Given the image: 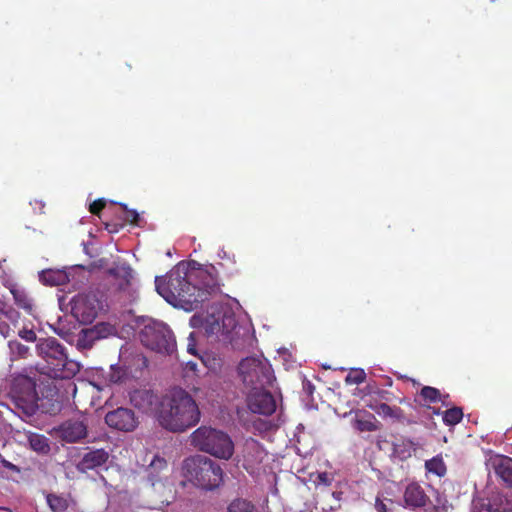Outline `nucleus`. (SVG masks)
I'll return each instance as SVG.
<instances>
[{
	"label": "nucleus",
	"instance_id": "aec40b11",
	"mask_svg": "<svg viewBox=\"0 0 512 512\" xmlns=\"http://www.w3.org/2000/svg\"><path fill=\"white\" fill-rule=\"evenodd\" d=\"M124 363L130 372V376L133 378L140 377L149 365L147 357L141 352L130 353L129 356L125 357Z\"/></svg>",
	"mask_w": 512,
	"mask_h": 512
},
{
	"label": "nucleus",
	"instance_id": "412c9836",
	"mask_svg": "<svg viewBox=\"0 0 512 512\" xmlns=\"http://www.w3.org/2000/svg\"><path fill=\"white\" fill-rule=\"evenodd\" d=\"M108 274L119 280V289L125 290L129 285L132 279V269L131 267L125 263H114L112 267L107 270Z\"/></svg>",
	"mask_w": 512,
	"mask_h": 512
},
{
	"label": "nucleus",
	"instance_id": "c85d7f7f",
	"mask_svg": "<svg viewBox=\"0 0 512 512\" xmlns=\"http://www.w3.org/2000/svg\"><path fill=\"white\" fill-rule=\"evenodd\" d=\"M97 341V336L94 335L91 328L83 329L78 335L76 346L78 349L87 350L93 347Z\"/></svg>",
	"mask_w": 512,
	"mask_h": 512
},
{
	"label": "nucleus",
	"instance_id": "6e6552de",
	"mask_svg": "<svg viewBox=\"0 0 512 512\" xmlns=\"http://www.w3.org/2000/svg\"><path fill=\"white\" fill-rule=\"evenodd\" d=\"M141 343L150 350L163 354H171L176 347L172 331L162 322H150L141 329Z\"/></svg>",
	"mask_w": 512,
	"mask_h": 512
},
{
	"label": "nucleus",
	"instance_id": "0eeeda50",
	"mask_svg": "<svg viewBox=\"0 0 512 512\" xmlns=\"http://www.w3.org/2000/svg\"><path fill=\"white\" fill-rule=\"evenodd\" d=\"M244 385L248 388H268L275 380L271 365L266 359L247 357L238 366Z\"/></svg>",
	"mask_w": 512,
	"mask_h": 512
},
{
	"label": "nucleus",
	"instance_id": "c756f323",
	"mask_svg": "<svg viewBox=\"0 0 512 512\" xmlns=\"http://www.w3.org/2000/svg\"><path fill=\"white\" fill-rule=\"evenodd\" d=\"M463 410L460 407H452L442 413V419L445 425L454 426L461 422Z\"/></svg>",
	"mask_w": 512,
	"mask_h": 512
},
{
	"label": "nucleus",
	"instance_id": "20e7f679",
	"mask_svg": "<svg viewBox=\"0 0 512 512\" xmlns=\"http://www.w3.org/2000/svg\"><path fill=\"white\" fill-rule=\"evenodd\" d=\"M203 327L207 335H215L219 341L229 343L233 349L242 350L251 341L249 329L238 324L232 312L208 315Z\"/></svg>",
	"mask_w": 512,
	"mask_h": 512
},
{
	"label": "nucleus",
	"instance_id": "f03ea898",
	"mask_svg": "<svg viewBox=\"0 0 512 512\" xmlns=\"http://www.w3.org/2000/svg\"><path fill=\"white\" fill-rule=\"evenodd\" d=\"M200 416L193 397L182 388H174L161 398L157 420L164 429L178 433L198 424Z\"/></svg>",
	"mask_w": 512,
	"mask_h": 512
},
{
	"label": "nucleus",
	"instance_id": "58836bf2",
	"mask_svg": "<svg viewBox=\"0 0 512 512\" xmlns=\"http://www.w3.org/2000/svg\"><path fill=\"white\" fill-rule=\"evenodd\" d=\"M17 333L23 340L27 342H35L37 339L36 333L32 329L22 328Z\"/></svg>",
	"mask_w": 512,
	"mask_h": 512
},
{
	"label": "nucleus",
	"instance_id": "c9c22d12",
	"mask_svg": "<svg viewBox=\"0 0 512 512\" xmlns=\"http://www.w3.org/2000/svg\"><path fill=\"white\" fill-rule=\"evenodd\" d=\"M366 379V373L363 369H352L346 376V384H361Z\"/></svg>",
	"mask_w": 512,
	"mask_h": 512
},
{
	"label": "nucleus",
	"instance_id": "f8f14e48",
	"mask_svg": "<svg viewBox=\"0 0 512 512\" xmlns=\"http://www.w3.org/2000/svg\"><path fill=\"white\" fill-rule=\"evenodd\" d=\"M61 440L67 443H76L86 438L88 425L85 419L71 418L62 422L56 429Z\"/></svg>",
	"mask_w": 512,
	"mask_h": 512
},
{
	"label": "nucleus",
	"instance_id": "09e8293b",
	"mask_svg": "<svg viewBox=\"0 0 512 512\" xmlns=\"http://www.w3.org/2000/svg\"><path fill=\"white\" fill-rule=\"evenodd\" d=\"M313 386L310 382L307 383V390L311 394L312 393Z\"/></svg>",
	"mask_w": 512,
	"mask_h": 512
},
{
	"label": "nucleus",
	"instance_id": "7c9ffc66",
	"mask_svg": "<svg viewBox=\"0 0 512 512\" xmlns=\"http://www.w3.org/2000/svg\"><path fill=\"white\" fill-rule=\"evenodd\" d=\"M94 335L97 336V340L107 338L117 333V329L114 325L108 322H99L91 327Z\"/></svg>",
	"mask_w": 512,
	"mask_h": 512
},
{
	"label": "nucleus",
	"instance_id": "a211bd4d",
	"mask_svg": "<svg viewBox=\"0 0 512 512\" xmlns=\"http://www.w3.org/2000/svg\"><path fill=\"white\" fill-rule=\"evenodd\" d=\"M20 314L13 308L0 309V334L4 338L13 337L18 328Z\"/></svg>",
	"mask_w": 512,
	"mask_h": 512
},
{
	"label": "nucleus",
	"instance_id": "f704fd0d",
	"mask_svg": "<svg viewBox=\"0 0 512 512\" xmlns=\"http://www.w3.org/2000/svg\"><path fill=\"white\" fill-rule=\"evenodd\" d=\"M354 427L360 432H374L378 429L373 415H370L368 419L357 418L355 420Z\"/></svg>",
	"mask_w": 512,
	"mask_h": 512
},
{
	"label": "nucleus",
	"instance_id": "2eb2a0df",
	"mask_svg": "<svg viewBox=\"0 0 512 512\" xmlns=\"http://www.w3.org/2000/svg\"><path fill=\"white\" fill-rule=\"evenodd\" d=\"M191 273L196 276L195 283L204 293L205 300H207L208 295L219 289L217 270L213 265L206 268H191Z\"/></svg>",
	"mask_w": 512,
	"mask_h": 512
},
{
	"label": "nucleus",
	"instance_id": "dca6fc26",
	"mask_svg": "<svg viewBox=\"0 0 512 512\" xmlns=\"http://www.w3.org/2000/svg\"><path fill=\"white\" fill-rule=\"evenodd\" d=\"M109 459V453L103 448L89 449L85 452L76 465V469L81 473H87L104 466Z\"/></svg>",
	"mask_w": 512,
	"mask_h": 512
},
{
	"label": "nucleus",
	"instance_id": "39448f33",
	"mask_svg": "<svg viewBox=\"0 0 512 512\" xmlns=\"http://www.w3.org/2000/svg\"><path fill=\"white\" fill-rule=\"evenodd\" d=\"M182 470L189 481L205 490H213L223 481L220 465L206 456L195 455L186 458Z\"/></svg>",
	"mask_w": 512,
	"mask_h": 512
},
{
	"label": "nucleus",
	"instance_id": "8fccbe9b",
	"mask_svg": "<svg viewBox=\"0 0 512 512\" xmlns=\"http://www.w3.org/2000/svg\"><path fill=\"white\" fill-rule=\"evenodd\" d=\"M433 414H435V415H439V414H441L440 409H435V408H434V409H433Z\"/></svg>",
	"mask_w": 512,
	"mask_h": 512
},
{
	"label": "nucleus",
	"instance_id": "4468645a",
	"mask_svg": "<svg viewBox=\"0 0 512 512\" xmlns=\"http://www.w3.org/2000/svg\"><path fill=\"white\" fill-rule=\"evenodd\" d=\"M130 403L146 414H155L158 416L159 397L149 389H135L129 394Z\"/></svg>",
	"mask_w": 512,
	"mask_h": 512
},
{
	"label": "nucleus",
	"instance_id": "e433bc0d",
	"mask_svg": "<svg viewBox=\"0 0 512 512\" xmlns=\"http://www.w3.org/2000/svg\"><path fill=\"white\" fill-rule=\"evenodd\" d=\"M167 468V462L164 458L155 456L149 465L150 474L153 475L154 471H160Z\"/></svg>",
	"mask_w": 512,
	"mask_h": 512
},
{
	"label": "nucleus",
	"instance_id": "4c0bfd02",
	"mask_svg": "<svg viewBox=\"0 0 512 512\" xmlns=\"http://www.w3.org/2000/svg\"><path fill=\"white\" fill-rule=\"evenodd\" d=\"M121 207L125 212V220L131 224H137L139 220V214L137 211L128 209L125 204H121Z\"/></svg>",
	"mask_w": 512,
	"mask_h": 512
},
{
	"label": "nucleus",
	"instance_id": "4be33fe9",
	"mask_svg": "<svg viewBox=\"0 0 512 512\" xmlns=\"http://www.w3.org/2000/svg\"><path fill=\"white\" fill-rule=\"evenodd\" d=\"M492 466L496 476L512 488V459L500 457L492 461Z\"/></svg>",
	"mask_w": 512,
	"mask_h": 512
},
{
	"label": "nucleus",
	"instance_id": "49530a36",
	"mask_svg": "<svg viewBox=\"0 0 512 512\" xmlns=\"http://www.w3.org/2000/svg\"><path fill=\"white\" fill-rule=\"evenodd\" d=\"M3 465L5 467L9 468V469H15L16 468L12 463H10V462H8L6 460H3Z\"/></svg>",
	"mask_w": 512,
	"mask_h": 512
},
{
	"label": "nucleus",
	"instance_id": "37998d69",
	"mask_svg": "<svg viewBox=\"0 0 512 512\" xmlns=\"http://www.w3.org/2000/svg\"><path fill=\"white\" fill-rule=\"evenodd\" d=\"M188 340H189V343L187 345V350L189 353L195 355L196 347H195V339H194L193 333L190 334Z\"/></svg>",
	"mask_w": 512,
	"mask_h": 512
},
{
	"label": "nucleus",
	"instance_id": "423d86ee",
	"mask_svg": "<svg viewBox=\"0 0 512 512\" xmlns=\"http://www.w3.org/2000/svg\"><path fill=\"white\" fill-rule=\"evenodd\" d=\"M191 444L200 451L214 457L228 460L234 453V443L230 436L218 429L200 426L190 436Z\"/></svg>",
	"mask_w": 512,
	"mask_h": 512
},
{
	"label": "nucleus",
	"instance_id": "473e14b6",
	"mask_svg": "<svg viewBox=\"0 0 512 512\" xmlns=\"http://www.w3.org/2000/svg\"><path fill=\"white\" fill-rule=\"evenodd\" d=\"M12 359L27 358L30 354L28 346L23 345L17 340H10L8 343Z\"/></svg>",
	"mask_w": 512,
	"mask_h": 512
},
{
	"label": "nucleus",
	"instance_id": "a19ab883",
	"mask_svg": "<svg viewBox=\"0 0 512 512\" xmlns=\"http://www.w3.org/2000/svg\"><path fill=\"white\" fill-rule=\"evenodd\" d=\"M316 483L322 484L324 486H330L332 483V478L327 472H321L317 475Z\"/></svg>",
	"mask_w": 512,
	"mask_h": 512
},
{
	"label": "nucleus",
	"instance_id": "a18cd8bd",
	"mask_svg": "<svg viewBox=\"0 0 512 512\" xmlns=\"http://www.w3.org/2000/svg\"><path fill=\"white\" fill-rule=\"evenodd\" d=\"M448 399H449V394H442V399L438 400V402H441L442 405H444V406H448L449 405Z\"/></svg>",
	"mask_w": 512,
	"mask_h": 512
},
{
	"label": "nucleus",
	"instance_id": "de8ad7c7",
	"mask_svg": "<svg viewBox=\"0 0 512 512\" xmlns=\"http://www.w3.org/2000/svg\"><path fill=\"white\" fill-rule=\"evenodd\" d=\"M187 365L190 367L191 370H196L197 364L194 362H188Z\"/></svg>",
	"mask_w": 512,
	"mask_h": 512
},
{
	"label": "nucleus",
	"instance_id": "ea45409f",
	"mask_svg": "<svg viewBox=\"0 0 512 512\" xmlns=\"http://www.w3.org/2000/svg\"><path fill=\"white\" fill-rule=\"evenodd\" d=\"M106 201L104 199H97L90 204L89 211L93 215H100L101 211L105 208Z\"/></svg>",
	"mask_w": 512,
	"mask_h": 512
},
{
	"label": "nucleus",
	"instance_id": "c03bdc74",
	"mask_svg": "<svg viewBox=\"0 0 512 512\" xmlns=\"http://www.w3.org/2000/svg\"><path fill=\"white\" fill-rule=\"evenodd\" d=\"M246 449L258 452L260 450V445L257 441L252 439L251 441L246 443Z\"/></svg>",
	"mask_w": 512,
	"mask_h": 512
},
{
	"label": "nucleus",
	"instance_id": "1a4fd4ad",
	"mask_svg": "<svg viewBox=\"0 0 512 512\" xmlns=\"http://www.w3.org/2000/svg\"><path fill=\"white\" fill-rule=\"evenodd\" d=\"M11 398L19 410L26 416H32L38 410V393L36 382L28 376L19 375L14 378L11 386Z\"/></svg>",
	"mask_w": 512,
	"mask_h": 512
},
{
	"label": "nucleus",
	"instance_id": "9d476101",
	"mask_svg": "<svg viewBox=\"0 0 512 512\" xmlns=\"http://www.w3.org/2000/svg\"><path fill=\"white\" fill-rule=\"evenodd\" d=\"M71 314L80 323H92L103 310V302L96 293H82L74 296L70 301Z\"/></svg>",
	"mask_w": 512,
	"mask_h": 512
},
{
	"label": "nucleus",
	"instance_id": "f257e3e1",
	"mask_svg": "<svg viewBox=\"0 0 512 512\" xmlns=\"http://www.w3.org/2000/svg\"><path fill=\"white\" fill-rule=\"evenodd\" d=\"M191 267L186 263H179L167 275L156 277L157 292L173 305L182 304L189 309L197 308L205 301V295L195 283Z\"/></svg>",
	"mask_w": 512,
	"mask_h": 512
},
{
	"label": "nucleus",
	"instance_id": "a878e982",
	"mask_svg": "<svg viewBox=\"0 0 512 512\" xmlns=\"http://www.w3.org/2000/svg\"><path fill=\"white\" fill-rule=\"evenodd\" d=\"M420 398V404L428 406L429 404L437 403L438 400L442 399V393L439 389L432 386H423L418 393Z\"/></svg>",
	"mask_w": 512,
	"mask_h": 512
},
{
	"label": "nucleus",
	"instance_id": "2f4dec72",
	"mask_svg": "<svg viewBox=\"0 0 512 512\" xmlns=\"http://www.w3.org/2000/svg\"><path fill=\"white\" fill-rule=\"evenodd\" d=\"M131 377L126 364L123 366L112 365L109 373V381L112 383H122L126 378Z\"/></svg>",
	"mask_w": 512,
	"mask_h": 512
},
{
	"label": "nucleus",
	"instance_id": "b1692460",
	"mask_svg": "<svg viewBox=\"0 0 512 512\" xmlns=\"http://www.w3.org/2000/svg\"><path fill=\"white\" fill-rule=\"evenodd\" d=\"M375 412L383 418H390L397 421L405 419L404 411L398 406H390L386 403H381L374 408Z\"/></svg>",
	"mask_w": 512,
	"mask_h": 512
},
{
	"label": "nucleus",
	"instance_id": "72a5a7b5",
	"mask_svg": "<svg viewBox=\"0 0 512 512\" xmlns=\"http://www.w3.org/2000/svg\"><path fill=\"white\" fill-rule=\"evenodd\" d=\"M47 504L53 512H64L68 508L67 499L56 494L47 495Z\"/></svg>",
	"mask_w": 512,
	"mask_h": 512
},
{
	"label": "nucleus",
	"instance_id": "bb28decb",
	"mask_svg": "<svg viewBox=\"0 0 512 512\" xmlns=\"http://www.w3.org/2000/svg\"><path fill=\"white\" fill-rule=\"evenodd\" d=\"M227 512H258V509L251 501L244 498H236L228 505Z\"/></svg>",
	"mask_w": 512,
	"mask_h": 512
},
{
	"label": "nucleus",
	"instance_id": "393cba45",
	"mask_svg": "<svg viewBox=\"0 0 512 512\" xmlns=\"http://www.w3.org/2000/svg\"><path fill=\"white\" fill-rule=\"evenodd\" d=\"M28 442L32 450L37 453L47 454L50 451L49 439L37 433H31L28 435Z\"/></svg>",
	"mask_w": 512,
	"mask_h": 512
},
{
	"label": "nucleus",
	"instance_id": "79ce46f5",
	"mask_svg": "<svg viewBox=\"0 0 512 512\" xmlns=\"http://www.w3.org/2000/svg\"><path fill=\"white\" fill-rule=\"evenodd\" d=\"M374 507L377 512H388L390 510L384 500H382L379 496H377L375 499Z\"/></svg>",
	"mask_w": 512,
	"mask_h": 512
},
{
	"label": "nucleus",
	"instance_id": "f3484780",
	"mask_svg": "<svg viewBox=\"0 0 512 512\" xmlns=\"http://www.w3.org/2000/svg\"><path fill=\"white\" fill-rule=\"evenodd\" d=\"M403 499L406 507L412 509L425 507L430 502V498L423 487L416 482H412L406 486Z\"/></svg>",
	"mask_w": 512,
	"mask_h": 512
},
{
	"label": "nucleus",
	"instance_id": "3c124183",
	"mask_svg": "<svg viewBox=\"0 0 512 512\" xmlns=\"http://www.w3.org/2000/svg\"><path fill=\"white\" fill-rule=\"evenodd\" d=\"M340 494H341L340 492H333V496H334L335 498H337V499L339 498V495H340Z\"/></svg>",
	"mask_w": 512,
	"mask_h": 512
},
{
	"label": "nucleus",
	"instance_id": "6ab92c4d",
	"mask_svg": "<svg viewBox=\"0 0 512 512\" xmlns=\"http://www.w3.org/2000/svg\"><path fill=\"white\" fill-rule=\"evenodd\" d=\"M72 269H45L39 273V280L44 285L60 286L71 280Z\"/></svg>",
	"mask_w": 512,
	"mask_h": 512
},
{
	"label": "nucleus",
	"instance_id": "cd10ccee",
	"mask_svg": "<svg viewBox=\"0 0 512 512\" xmlns=\"http://www.w3.org/2000/svg\"><path fill=\"white\" fill-rule=\"evenodd\" d=\"M425 468L429 473H433L438 477H443L447 468L441 455H437L425 462Z\"/></svg>",
	"mask_w": 512,
	"mask_h": 512
},
{
	"label": "nucleus",
	"instance_id": "ddd939ff",
	"mask_svg": "<svg viewBox=\"0 0 512 512\" xmlns=\"http://www.w3.org/2000/svg\"><path fill=\"white\" fill-rule=\"evenodd\" d=\"M105 422L110 428L125 432L133 431L138 425L134 412L123 407L108 412Z\"/></svg>",
	"mask_w": 512,
	"mask_h": 512
},
{
	"label": "nucleus",
	"instance_id": "5701e85b",
	"mask_svg": "<svg viewBox=\"0 0 512 512\" xmlns=\"http://www.w3.org/2000/svg\"><path fill=\"white\" fill-rule=\"evenodd\" d=\"M15 304L23 309L27 314L34 315L36 306L34 299L28 292L21 288H14L11 290Z\"/></svg>",
	"mask_w": 512,
	"mask_h": 512
},
{
	"label": "nucleus",
	"instance_id": "9b49d317",
	"mask_svg": "<svg viewBox=\"0 0 512 512\" xmlns=\"http://www.w3.org/2000/svg\"><path fill=\"white\" fill-rule=\"evenodd\" d=\"M247 406L252 413L269 416L276 411V400L267 388L250 390L247 395Z\"/></svg>",
	"mask_w": 512,
	"mask_h": 512
},
{
	"label": "nucleus",
	"instance_id": "7ed1b4c3",
	"mask_svg": "<svg viewBox=\"0 0 512 512\" xmlns=\"http://www.w3.org/2000/svg\"><path fill=\"white\" fill-rule=\"evenodd\" d=\"M38 355L45 361V373L54 379H72L80 364L68 358L66 348L54 337L40 339L36 345Z\"/></svg>",
	"mask_w": 512,
	"mask_h": 512
}]
</instances>
